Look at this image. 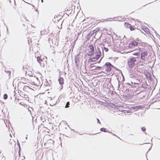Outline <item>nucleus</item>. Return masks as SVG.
Instances as JSON below:
<instances>
[{"label":"nucleus","mask_w":160,"mask_h":160,"mask_svg":"<svg viewBox=\"0 0 160 160\" xmlns=\"http://www.w3.org/2000/svg\"><path fill=\"white\" fill-rule=\"evenodd\" d=\"M46 57L40 56L38 57L37 58V60L38 62L39 63L40 65L42 67H44L46 63Z\"/></svg>","instance_id":"nucleus-1"},{"label":"nucleus","mask_w":160,"mask_h":160,"mask_svg":"<svg viewBox=\"0 0 160 160\" xmlns=\"http://www.w3.org/2000/svg\"><path fill=\"white\" fill-rule=\"evenodd\" d=\"M136 58H138L137 57H132L128 60V64L130 68H132L135 66V62L136 61Z\"/></svg>","instance_id":"nucleus-2"},{"label":"nucleus","mask_w":160,"mask_h":160,"mask_svg":"<svg viewBox=\"0 0 160 160\" xmlns=\"http://www.w3.org/2000/svg\"><path fill=\"white\" fill-rule=\"evenodd\" d=\"M101 51L103 52V48L101 47L100 48L97 47V48L96 50V55L94 57H93V58H95L97 59H98L100 57L102 56V55Z\"/></svg>","instance_id":"nucleus-3"},{"label":"nucleus","mask_w":160,"mask_h":160,"mask_svg":"<svg viewBox=\"0 0 160 160\" xmlns=\"http://www.w3.org/2000/svg\"><path fill=\"white\" fill-rule=\"evenodd\" d=\"M54 141L51 139H49L44 145L47 146V148H49L53 145Z\"/></svg>","instance_id":"nucleus-4"},{"label":"nucleus","mask_w":160,"mask_h":160,"mask_svg":"<svg viewBox=\"0 0 160 160\" xmlns=\"http://www.w3.org/2000/svg\"><path fill=\"white\" fill-rule=\"evenodd\" d=\"M105 65L106 66V71L107 72H109L111 70V67H113L111 64L109 62H107L106 63Z\"/></svg>","instance_id":"nucleus-5"},{"label":"nucleus","mask_w":160,"mask_h":160,"mask_svg":"<svg viewBox=\"0 0 160 160\" xmlns=\"http://www.w3.org/2000/svg\"><path fill=\"white\" fill-rule=\"evenodd\" d=\"M141 59L142 60H145L147 56L148 53L146 51L142 52L141 53Z\"/></svg>","instance_id":"nucleus-6"},{"label":"nucleus","mask_w":160,"mask_h":160,"mask_svg":"<svg viewBox=\"0 0 160 160\" xmlns=\"http://www.w3.org/2000/svg\"><path fill=\"white\" fill-rule=\"evenodd\" d=\"M59 83L60 85V87H59V90H61L63 86L62 85L64 83L63 82V79L62 78L60 77L59 78L58 80Z\"/></svg>","instance_id":"nucleus-7"},{"label":"nucleus","mask_w":160,"mask_h":160,"mask_svg":"<svg viewBox=\"0 0 160 160\" xmlns=\"http://www.w3.org/2000/svg\"><path fill=\"white\" fill-rule=\"evenodd\" d=\"M138 45V43L136 41H133L131 42V43L129 44V48H132L133 46L135 47L137 46Z\"/></svg>","instance_id":"nucleus-8"},{"label":"nucleus","mask_w":160,"mask_h":160,"mask_svg":"<svg viewBox=\"0 0 160 160\" xmlns=\"http://www.w3.org/2000/svg\"><path fill=\"white\" fill-rule=\"evenodd\" d=\"M98 59L95 58L93 57L92 58H91L89 59L88 60V62H93L96 61Z\"/></svg>","instance_id":"nucleus-9"},{"label":"nucleus","mask_w":160,"mask_h":160,"mask_svg":"<svg viewBox=\"0 0 160 160\" xmlns=\"http://www.w3.org/2000/svg\"><path fill=\"white\" fill-rule=\"evenodd\" d=\"M132 109H135L136 110H137L139 109H141L142 108V107L140 106H132L131 107Z\"/></svg>","instance_id":"nucleus-10"},{"label":"nucleus","mask_w":160,"mask_h":160,"mask_svg":"<svg viewBox=\"0 0 160 160\" xmlns=\"http://www.w3.org/2000/svg\"><path fill=\"white\" fill-rule=\"evenodd\" d=\"M103 50H104L106 52H107L108 51V49L106 48H105V47H104V48H103ZM102 57L100 59V60L98 61V62L99 63H100L101 61V60L102 57H103L104 56V54H103V51H102Z\"/></svg>","instance_id":"nucleus-11"},{"label":"nucleus","mask_w":160,"mask_h":160,"mask_svg":"<svg viewBox=\"0 0 160 160\" xmlns=\"http://www.w3.org/2000/svg\"><path fill=\"white\" fill-rule=\"evenodd\" d=\"M89 51H93L94 49L92 45H90L89 46Z\"/></svg>","instance_id":"nucleus-12"},{"label":"nucleus","mask_w":160,"mask_h":160,"mask_svg":"<svg viewBox=\"0 0 160 160\" xmlns=\"http://www.w3.org/2000/svg\"><path fill=\"white\" fill-rule=\"evenodd\" d=\"M124 26L126 28H129L131 27V24L128 23H125L124 24Z\"/></svg>","instance_id":"nucleus-13"},{"label":"nucleus","mask_w":160,"mask_h":160,"mask_svg":"<svg viewBox=\"0 0 160 160\" xmlns=\"http://www.w3.org/2000/svg\"><path fill=\"white\" fill-rule=\"evenodd\" d=\"M29 89V87L28 86H24L23 88V90L24 91H27Z\"/></svg>","instance_id":"nucleus-14"},{"label":"nucleus","mask_w":160,"mask_h":160,"mask_svg":"<svg viewBox=\"0 0 160 160\" xmlns=\"http://www.w3.org/2000/svg\"><path fill=\"white\" fill-rule=\"evenodd\" d=\"M94 54V52H93L92 51H89V53H87V54L88 55V56H91L93 55Z\"/></svg>","instance_id":"nucleus-15"},{"label":"nucleus","mask_w":160,"mask_h":160,"mask_svg":"<svg viewBox=\"0 0 160 160\" xmlns=\"http://www.w3.org/2000/svg\"><path fill=\"white\" fill-rule=\"evenodd\" d=\"M100 130L101 131H103L104 132H108L107 130V129L104 128H101Z\"/></svg>","instance_id":"nucleus-16"},{"label":"nucleus","mask_w":160,"mask_h":160,"mask_svg":"<svg viewBox=\"0 0 160 160\" xmlns=\"http://www.w3.org/2000/svg\"><path fill=\"white\" fill-rule=\"evenodd\" d=\"M132 54L133 55H136L137 56H139V55H140L139 53H138V52H136L133 53Z\"/></svg>","instance_id":"nucleus-17"},{"label":"nucleus","mask_w":160,"mask_h":160,"mask_svg":"<svg viewBox=\"0 0 160 160\" xmlns=\"http://www.w3.org/2000/svg\"><path fill=\"white\" fill-rule=\"evenodd\" d=\"M70 105V103H69V102H67V103H66V104L65 106V108H68L69 107V105Z\"/></svg>","instance_id":"nucleus-18"},{"label":"nucleus","mask_w":160,"mask_h":160,"mask_svg":"<svg viewBox=\"0 0 160 160\" xmlns=\"http://www.w3.org/2000/svg\"><path fill=\"white\" fill-rule=\"evenodd\" d=\"M56 103H57V102L56 101H55L53 103L51 102L50 105H51V106H53V105H56Z\"/></svg>","instance_id":"nucleus-19"},{"label":"nucleus","mask_w":160,"mask_h":160,"mask_svg":"<svg viewBox=\"0 0 160 160\" xmlns=\"http://www.w3.org/2000/svg\"><path fill=\"white\" fill-rule=\"evenodd\" d=\"M8 98V95L7 94H5L3 95V98L4 99H6Z\"/></svg>","instance_id":"nucleus-20"},{"label":"nucleus","mask_w":160,"mask_h":160,"mask_svg":"<svg viewBox=\"0 0 160 160\" xmlns=\"http://www.w3.org/2000/svg\"><path fill=\"white\" fill-rule=\"evenodd\" d=\"M144 31L147 33H148V32L149 29L148 28H145L144 30Z\"/></svg>","instance_id":"nucleus-21"},{"label":"nucleus","mask_w":160,"mask_h":160,"mask_svg":"<svg viewBox=\"0 0 160 160\" xmlns=\"http://www.w3.org/2000/svg\"><path fill=\"white\" fill-rule=\"evenodd\" d=\"M142 131L144 132V131H145L146 129L144 127H142Z\"/></svg>","instance_id":"nucleus-22"},{"label":"nucleus","mask_w":160,"mask_h":160,"mask_svg":"<svg viewBox=\"0 0 160 160\" xmlns=\"http://www.w3.org/2000/svg\"><path fill=\"white\" fill-rule=\"evenodd\" d=\"M129 28H130V30L131 31H132V30H133L134 29L133 28L131 27H131Z\"/></svg>","instance_id":"nucleus-23"},{"label":"nucleus","mask_w":160,"mask_h":160,"mask_svg":"<svg viewBox=\"0 0 160 160\" xmlns=\"http://www.w3.org/2000/svg\"><path fill=\"white\" fill-rule=\"evenodd\" d=\"M97 120L98 121V122L99 123V124H100V122L98 118H97Z\"/></svg>","instance_id":"nucleus-24"},{"label":"nucleus","mask_w":160,"mask_h":160,"mask_svg":"<svg viewBox=\"0 0 160 160\" xmlns=\"http://www.w3.org/2000/svg\"><path fill=\"white\" fill-rule=\"evenodd\" d=\"M49 98L50 99V100H52V98L51 97H49Z\"/></svg>","instance_id":"nucleus-25"},{"label":"nucleus","mask_w":160,"mask_h":160,"mask_svg":"<svg viewBox=\"0 0 160 160\" xmlns=\"http://www.w3.org/2000/svg\"><path fill=\"white\" fill-rule=\"evenodd\" d=\"M25 18L26 19V20H27L28 21V20L26 19V17H25Z\"/></svg>","instance_id":"nucleus-26"},{"label":"nucleus","mask_w":160,"mask_h":160,"mask_svg":"<svg viewBox=\"0 0 160 160\" xmlns=\"http://www.w3.org/2000/svg\"><path fill=\"white\" fill-rule=\"evenodd\" d=\"M97 68H101V67H100L98 66V67H97Z\"/></svg>","instance_id":"nucleus-27"},{"label":"nucleus","mask_w":160,"mask_h":160,"mask_svg":"<svg viewBox=\"0 0 160 160\" xmlns=\"http://www.w3.org/2000/svg\"><path fill=\"white\" fill-rule=\"evenodd\" d=\"M113 135H114L115 136H117L115 134H113Z\"/></svg>","instance_id":"nucleus-28"},{"label":"nucleus","mask_w":160,"mask_h":160,"mask_svg":"<svg viewBox=\"0 0 160 160\" xmlns=\"http://www.w3.org/2000/svg\"><path fill=\"white\" fill-rule=\"evenodd\" d=\"M41 1L42 2H43V0H41Z\"/></svg>","instance_id":"nucleus-29"},{"label":"nucleus","mask_w":160,"mask_h":160,"mask_svg":"<svg viewBox=\"0 0 160 160\" xmlns=\"http://www.w3.org/2000/svg\"><path fill=\"white\" fill-rule=\"evenodd\" d=\"M151 148V146L150 148V149L149 150H150Z\"/></svg>","instance_id":"nucleus-30"},{"label":"nucleus","mask_w":160,"mask_h":160,"mask_svg":"<svg viewBox=\"0 0 160 160\" xmlns=\"http://www.w3.org/2000/svg\"><path fill=\"white\" fill-rule=\"evenodd\" d=\"M75 62H76V64H77V61H75Z\"/></svg>","instance_id":"nucleus-31"},{"label":"nucleus","mask_w":160,"mask_h":160,"mask_svg":"<svg viewBox=\"0 0 160 160\" xmlns=\"http://www.w3.org/2000/svg\"><path fill=\"white\" fill-rule=\"evenodd\" d=\"M32 6L33 7H34V6L33 5H32Z\"/></svg>","instance_id":"nucleus-32"}]
</instances>
